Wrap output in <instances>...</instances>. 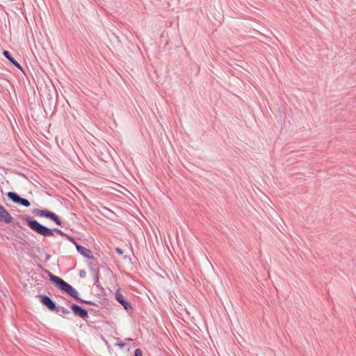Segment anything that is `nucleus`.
Here are the masks:
<instances>
[{
	"label": "nucleus",
	"mask_w": 356,
	"mask_h": 356,
	"mask_svg": "<svg viewBox=\"0 0 356 356\" xmlns=\"http://www.w3.org/2000/svg\"><path fill=\"white\" fill-rule=\"evenodd\" d=\"M26 222L29 227L37 232L38 234L44 236H53L54 232L51 229L47 228V227L40 224L37 220H33L31 218H28L26 220Z\"/></svg>",
	"instance_id": "2"
},
{
	"label": "nucleus",
	"mask_w": 356,
	"mask_h": 356,
	"mask_svg": "<svg viewBox=\"0 0 356 356\" xmlns=\"http://www.w3.org/2000/svg\"><path fill=\"white\" fill-rule=\"evenodd\" d=\"M85 275H86V272H85V271H83V270H81V271L79 272V275H80V277H85Z\"/></svg>",
	"instance_id": "14"
},
{
	"label": "nucleus",
	"mask_w": 356,
	"mask_h": 356,
	"mask_svg": "<svg viewBox=\"0 0 356 356\" xmlns=\"http://www.w3.org/2000/svg\"><path fill=\"white\" fill-rule=\"evenodd\" d=\"M76 249H77L78 252L83 257H85L86 258H89V259L92 258V252L90 250L86 248L83 246L79 245H76Z\"/></svg>",
	"instance_id": "9"
},
{
	"label": "nucleus",
	"mask_w": 356,
	"mask_h": 356,
	"mask_svg": "<svg viewBox=\"0 0 356 356\" xmlns=\"http://www.w3.org/2000/svg\"><path fill=\"white\" fill-rule=\"evenodd\" d=\"M134 356H143L142 351L140 349L138 348L135 350Z\"/></svg>",
	"instance_id": "11"
},
{
	"label": "nucleus",
	"mask_w": 356,
	"mask_h": 356,
	"mask_svg": "<svg viewBox=\"0 0 356 356\" xmlns=\"http://www.w3.org/2000/svg\"><path fill=\"white\" fill-rule=\"evenodd\" d=\"M120 346L121 347H122L124 345H123V344H122V343H120Z\"/></svg>",
	"instance_id": "15"
},
{
	"label": "nucleus",
	"mask_w": 356,
	"mask_h": 356,
	"mask_svg": "<svg viewBox=\"0 0 356 356\" xmlns=\"http://www.w3.org/2000/svg\"><path fill=\"white\" fill-rule=\"evenodd\" d=\"M35 215L40 217L48 218L53 220L58 225H61V221L58 217L54 213L48 210H36Z\"/></svg>",
	"instance_id": "3"
},
{
	"label": "nucleus",
	"mask_w": 356,
	"mask_h": 356,
	"mask_svg": "<svg viewBox=\"0 0 356 356\" xmlns=\"http://www.w3.org/2000/svg\"><path fill=\"white\" fill-rule=\"evenodd\" d=\"M115 298L124 307L125 309L131 308L129 303L124 299L123 296L119 291H117L115 293Z\"/></svg>",
	"instance_id": "8"
},
{
	"label": "nucleus",
	"mask_w": 356,
	"mask_h": 356,
	"mask_svg": "<svg viewBox=\"0 0 356 356\" xmlns=\"http://www.w3.org/2000/svg\"><path fill=\"white\" fill-rule=\"evenodd\" d=\"M41 302L44 305L49 309L54 311L56 309V306L55 302L46 296H41Z\"/></svg>",
	"instance_id": "7"
},
{
	"label": "nucleus",
	"mask_w": 356,
	"mask_h": 356,
	"mask_svg": "<svg viewBox=\"0 0 356 356\" xmlns=\"http://www.w3.org/2000/svg\"><path fill=\"white\" fill-rule=\"evenodd\" d=\"M13 219L11 215L2 206H0V220L10 223Z\"/></svg>",
	"instance_id": "5"
},
{
	"label": "nucleus",
	"mask_w": 356,
	"mask_h": 356,
	"mask_svg": "<svg viewBox=\"0 0 356 356\" xmlns=\"http://www.w3.org/2000/svg\"><path fill=\"white\" fill-rule=\"evenodd\" d=\"M71 309L73 311V312L78 316L81 318H86L88 317V312L79 306L76 305H72Z\"/></svg>",
	"instance_id": "6"
},
{
	"label": "nucleus",
	"mask_w": 356,
	"mask_h": 356,
	"mask_svg": "<svg viewBox=\"0 0 356 356\" xmlns=\"http://www.w3.org/2000/svg\"><path fill=\"white\" fill-rule=\"evenodd\" d=\"M3 55L16 67H17L19 69H22L21 65L19 64L18 62H17L10 54V53L8 51H3Z\"/></svg>",
	"instance_id": "10"
},
{
	"label": "nucleus",
	"mask_w": 356,
	"mask_h": 356,
	"mask_svg": "<svg viewBox=\"0 0 356 356\" xmlns=\"http://www.w3.org/2000/svg\"><path fill=\"white\" fill-rule=\"evenodd\" d=\"M60 312H61L63 314H69V313H70V312H69L67 309H65V308H64V307H62V308L60 309Z\"/></svg>",
	"instance_id": "12"
},
{
	"label": "nucleus",
	"mask_w": 356,
	"mask_h": 356,
	"mask_svg": "<svg viewBox=\"0 0 356 356\" xmlns=\"http://www.w3.org/2000/svg\"><path fill=\"white\" fill-rule=\"evenodd\" d=\"M116 252L119 254H123V251L122 249L118 248H116Z\"/></svg>",
	"instance_id": "13"
},
{
	"label": "nucleus",
	"mask_w": 356,
	"mask_h": 356,
	"mask_svg": "<svg viewBox=\"0 0 356 356\" xmlns=\"http://www.w3.org/2000/svg\"><path fill=\"white\" fill-rule=\"evenodd\" d=\"M50 280L62 291L66 292L75 299L80 300L81 299L79 297V293L78 291L74 289L70 284L63 280L61 278L54 275L52 274H50L49 275ZM81 302H84L83 300H81Z\"/></svg>",
	"instance_id": "1"
},
{
	"label": "nucleus",
	"mask_w": 356,
	"mask_h": 356,
	"mask_svg": "<svg viewBox=\"0 0 356 356\" xmlns=\"http://www.w3.org/2000/svg\"><path fill=\"white\" fill-rule=\"evenodd\" d=\"M8 197L15 203H18L26 207L30 206V202H29V200L20 197L14 192L8 193Z\"/></svg>",
	"instance_id": "4"
}]
</instances>
